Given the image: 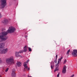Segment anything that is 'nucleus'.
Returning <instances> with one entry per match:
<instances>
[{
    "label": "nucleus",
    "mask_w": 77,
    "mask_h": 77,
    "mask_svg": "<svg viewBox=\"0 0 77 77\" xmlns=\"http://www.w3.org/2000/svg\"><path fill=\"white\" fill-rule=\"evenodd\" d=\"M28 77H32V76H29V75H28Z\"/></svg>",
    "instance_id": "obj_27"
},
{
    "label": "nucleus",
    "mask_w": 77,
    "mask_h": 77,
    "mask_svg": "<svg viewBox=\"0 0 77 77\" xmlns=\"http://www.w3.org/2000/svg\"><path fill=\"white\" fill-rule=\"evenodd\" d=\"M59 66V65H58V66H56V67L54 71V72H56V71H59L58 67Z\"/></svg>",
    "instance_id": "obj_12"
},
{
    "label": "nucleus",
    "mask_w": 77,
    "mask_h": 77,
    "mask_svg": "<svg viewBox=\"0 0 77 77\" xmlns=\"http://www.w3.org/2000/svg\"><path fill=\"white\" fill-rule=\"evenodd\" d=\"M7 0H0L1 4L0 5V8L1 9L4 8L5 6L6 5V1Z\"/></svg>",
    "instance_id": "obj_4"
},
{
    "label": "nucleus",
    "mask_w": 77,
    "mask_h": 77,
    "mask_svg": "<svg viewBox=\"0 0 77 77\" xmlns=\"http://www.w3.org/2000/svg\"><path fill=\"white\" fill-rule=\"evenodd\" d=\"M57 54L56 56V59H57Z\"/></svg>",
    "instance_id": "obj_26"
},
{
    "label": "nucleus",
    "mask_w": 77,
    "mask_h": 77,
    "mask_svg": "<svg viewBox=\"0 0 77 77\" xmlns=\"http://www.w3.org/2000/svg\"><path fill=\"white\" fill-rule=\"evenodd\" d=\"M16 29L14 27L11 26L10 27L7 32L4 31L1 32L0 34V39L3 41H6L8 37L7 36L8 33H12L15 31Z\"/></svg>",
    "instance_id": "obj_1"
},
{
    "label": "nucleus",
    "mask_w": 77,
    "mask_h": 77,
    "mask_svg": "<svg viewBox=\"0 0 77 77\" xmlns=\"http://www.w3.org/2000/svg\"><path fill=\"white\" fill-rule=\"evenodd\" d=\"M66 66L65 65H64L63 66V71H62V73L63 74H65L66 73Z\"/></svg>",
    "instance_id": "obj_7"
},
{
    "label": "nucleus",
    "mask_w": 77,
    "mask_h": 77,
    "mask_svg": "<svg viewBox=\"0 0 77 77\" xmlns=\"http://www.w3.org/2000/svg\"><path fill=\"white\" fill-rule=\"evenodd\" d=\"M23 52H24V50H20L18 52L19 53H23Z\"/></svg>",
    "instance_id": "obj_15"
},
{
    "label": "nucleus",
    "mask_w": 77,
    "mask_h": 77,
    "mask_svg": "<svg viewBox=\"0 0 77 77\" xmlns=\"http://www.w3.org/2000/svg\"><path fill=\"white\" fill-rule=\"evenodd\" d=\"M54 62H55V63H57V61L55 60L54 61Z\"/></svg>",
    "instance_id": "obj_25"
},
{
    "label": "nucleus",
    "mask_w": 77,
    "mask_h": 77,
    "mask_svg": "<svg viewBox=\"0 0 77 77\" xmlns=\"http://www.w3.org/2000/svg\"><path fill=\"white\" fill-rule=\"evenodd\" d=\"M54 63H53L52 64V63H51V68L52 69H53V67H54Z\"/></svg>",
    "instance_id": "obj_16"
},
{
    "label": "nucleus",
    "mask_w": 77,
    "mask_h": 77,
    "mask_svg": "<svg viewBox=\"0 0 77 77\" xmlns=\"http://www.w3.org/2000/svg\"><path fill=\"white\" fill-rule=\"evenodd\" d=\"M2 17V14H1V13L0 12V19Z\"/></svg>",
    "instance_id": "obj_22"
},
{
    "label": "nucleus",
    "mask_w": 77,
    "mask_h": 77,
    "mask_svg": "<svg viewBox=\"0 0 77 77\" xmlns=\"http://www.w3.org/2000/svg\"><path fill=\"white\" fill-rule=\"evenodd\" d=\"M5 46V44L1 43L0 44V54H6L8 51V49H3V47Z\"/></svg>",
    "instance_id": "obj_2"
},
{
    "label": "nucleus",
    "mask_w": 77,
    "mask_h": 77,
    "mask_svg": "<svg viewBox=\"0 0 77 77\" xmlns=\"http://www.w3.org/2000/svg\"><path fill=\"white\" fill-rule=\"evenodd\" d=\"M16 65L18 67H20L21 66V63L20 62H17L16 63Z\"/></svg>",
    "instance_id": "obj_11"
},
{
    "label": "nucleus",
    "mask_w": 77,
    "mask_h": 77,
    "mask_svg": "<svg viewBox=\"0 0 77 77\" xmlns=\"http://www.w3.org/2000/svg\"><path fill=\"white\" fill-rule=\"evenodd\" d=\"M66 59H65L64 60V62L63 63V64H65V63H66Z\"/></svg>",
    "instance_id": "obj_19"
},
{
    "label": "nucleus",
    "mask_w": 77,
    "mask_h": 77,
    "mask_svg": "<svg viewBox=\"0 0 77 77\" xmlns=\"http://www.w3.org/2000/svg\"><path fill=\"white\" fill-rule=\"evenodd\" d=\"M60 63V61H58L57 65L56 66H58V65H59V63Z\"/></svg>",
    "instance_id": "obj_21"
},
{
    "label": "nucleus",
    "mask_w": 77,
    "mask_h": 77,
    "mask_svg": "<svg viewBox=\"0 0 77 77\" xmlns=\"http://www.w3.org/2000/svg\"><path fill=\"white\" fill-rule=\"evenodd\" d=\"M70 51H71V50L70 49H69V50L68 51H67L66 53V54L68 56H69V52H70Z\"/></svg>",
    "instance_id": "obj_14"
},
{
    "label": "nucleus",
    "mask_w": 77,
    "mask_h": 77,
    "mask_svg": "<svg viewBox=\"0 0 77 77\" xmlns=\"http://www.w3.org/2000/svg\"><path fill=\"white\" fill-rule=\"evenodd\" d=\"M62 59H63V57H62L60 58L59 59L58 61H59V62H60V61H61V60H62Z\"/></svg>",
    "instance_id": "obj_18"
},
{
    "label": "nucleus",
    "mask_w": 77,
    "mask_h": 77,
    "mask_svg": "<svg viewBox=\"0 0 77 77\" xmlns=\"http://www.w3.org/2000/svg\"><path fill=\"white\" fill-rule=\"evenodd\" d=\"M2 76H1V75H0V77H1Z\"/></svg>",
    "instance_id": "obj_28"
},
{
    "label": "nucleus",
    "mask_w": 77,
    "mask_h": 77,
    "mask_svg": "<svg viewBox=\"0 0 77 77\" xmlns=\"http://www.w3.org/2000/svg\"><path fill=\"white\" fill-rule=\"evenodd\" d=\"M6 62L7 64L11 65L14 63V57L11 56L6 59Z\"/></svg>",
    "instance_id": "obj_3"
},
{
    "label": "nucleus",
    "mask_w": 77,
    "mask_h": 77,
    "mask_svg": "<svg viewBox=\"0 0 77 77\" xmlns=\"http://www.w3.org/2000/svg\"><path fill=\"white\" fill-rule=\"evenodd\" d=\"M2 23L4 24H8V19H5L4 20H3Z\"/></svg>",
    "instance_id": "obj_10"
},
{
    "label": "nucleus",
    "mask_w": 77,
    "mask_h": 77,
    "mask_svg": "<svg viewBox=\"0 0 77 77\" xmlns=\"http://www.w3.org/2000/svg\"><path fill=\"white\" fill-rule=\"evenodd\" d=\"M60 75V73H59L57 75V77H59V75Z\"/></svg>",
    "instance_id": "obj_23"
},
{
    "label": "nucleus",
    "mask_w": 77,
    "mask_h": 77,
    "mask_svg": "<svg viewBox=\"0 0 77 77\" xmlns=\"http://www.w3.org/2000/svg\"><path fill=\"white\" fill-rule=\"evenodd\" d=\"M27 45L25 46L23 48V51H24V52H26V51H27Z\"/></svg>",
    "instance_id": "obj_13"
},
{
    "label": "nucleus",
    "mask_w": 77,
    "mask_h": 77,
    "mask_svg": "<svg viewBox=\"0 0 77 77\" xmlns=\"http://www.w3.org/2000/svg\"><path fill=\"white\" fill-rule=\"evenodd\" d=\"M28 49H29V51H32V49H31V48H29Z\"/></svg>",
    "instance_id": "obj_20"
},
{
    "label": "nucleus",
    "mask_w": 77,
    "mask_h": 77,
    "mask_svg": "<svg viewBox=\"0 0 77 77\" xmlns=\"http://www.w3.org/2000/svg\"><path fill=\"white\" fill-rule=\"evenodd\" d=\"M9 70V68L8 67L5 70V72H8Z\"/></svg>",
    "instance_id": "obj_17"
},
{
    "label": "nucleus",
    "mask_w": 77,
    "mask_h": 77,
    "mask_svg": "<svg viewBox=\"0 0 77 77\" xmlns=\"http://www.w3.org/2000/svg\"><path fill=\"white\" fill-rule=\"evenodd\" d=\"M15 56L16 57H22V56L19 54V53L18 52H16L15 53Z\"/></svg>",
    "instance_id": "obj_9"
},
{
    "label": "nucleus",
    "mask_w": 77,
    "mask_h": 77,
    "mask_svg": "<svg viewBox=\"0 0 77 77\" xmlns=\"http://www.w3.org/2000/svg\"><path fill=\"white\" fill-rule=\"evenodd\" d=\"M72 54L73 56H77V50H73Z\"/></svg>",
    "instance_id": "obj_6"
},
{
    "label": "nucleus",
    "mask_w": 77,
    "mask_h": 77,
    "mask_svg": "<svg viewBox=\"0 0 77 77\" xmlns=\"http://www.w3.org/2000/svg\"><path fill=\"white\" fill-rule=\"evenodd\" d=\"M2 62V60L1 58H0V63H1Z\"/></svg>",
    "instance_id": "obj_24"
},
{
    "label": "nucleus",
    "mask_w": 77,
    "mask_h": 77,
    "mask_svg": "<svg viewBox=\"0 0 77 77\" xmlns=\"http://www.w3.org/2000/svg\"><path fill=\"white\" fill-rule=\"evenodd\" d=\"M29 62V60H27L26 62H24V66L25 67L24 68V71H27L30 70V68L28 67L27 66V63Z\"/></svg>",
    "instance_id": "obj_5"
},
{
    "label": "nucleus",
    "mask_w": 77,
    "mask_h": 77,
    "mask_svg": "<svg viewBox=\"0 0 77 77\" xmlns=\"http://www.w3.org/2000/svg\"><path fill=\"white\" fill-rule=\"evenodd\" d=\"M26 38H27V36H26Z\"/></svg>",
    "instance_id": "obj_29"
},
{
    "label": "nucleus",
    "mask_w": 77,
    "mask_h": 77,
    "mask_svg": "<svg viewBox=\"0 0 77 77\" xmlns=\"http://www.w3.org/2000/svg\"><path fill=\"white\" fill-rule=\"evenodd\" d=\"M11 76L12 77H15L16 76V74H15V69H13L11 73Z\"/></svg>",
    "instance_id": "obj_8"
}]
</instances>
